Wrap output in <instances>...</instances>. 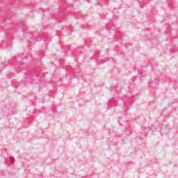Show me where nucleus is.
I'll return each mask as SVG.
<instances>
[{
    "instance_id": "obj_1",
    "label": "nucleus",
    "mask_w": 178,
    "mask_h": 178,
    "mask_svg": "<svg viewBox=\"0 0 178 178\" xmlns=\"http://www.w3.org/2000/svg\"><path fill=\"white\" fill-rule=\"evenodd\" d=\"M13 162H15V159L12 158L11 159V163H13Z\"/></svg>"
},
{
    "instance_id": "obj_2",
    "label": "nucleus",
    "mask_w": 178,
    "mask_h": 178,
    "mask_svg": "<svg viewBox=\"0 0 178 178\" xmlns=\"http://www.w3.org/2000/svg\"><path fill=\"white\" fill-rule=\"evenodd\" d=\"M158 81V79H155V81Z\"/></svg>"
},
{
    "instance_id": "obj_3",
    "label": "nucleus",
    "mask_w": 178,
    "mask_h": 178,
    "mask_svg": "<svg viewBox=\"0 0 178 178\" xmlns=\"http://www.w3.org/2000/svg\"><path fill=\"white\" fill-rule=\"evenodd\" d=\"M156 86H159V84L157 83V84H156Z\"/></svg>"
}]
</instances>
